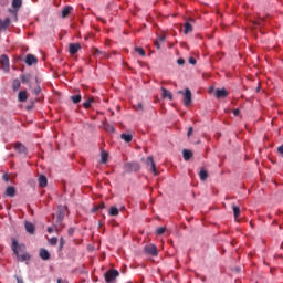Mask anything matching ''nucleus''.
<instances>
[{
    "label": "nucleus",
    "mask_w": 283,
    "mask_h": 283,
    "mask_svg": "<svg viewBox=\"0 0 283 283\" xmlns=\"http://www.w3.org/2000/svg\"><path fill=\"white\" fill-rule=\"evenodd\" d=\"M104 129L108 132L109 134H114L116 132V128L112 124H107L104 126Z\"/></svg>",
    "instance_id": "bb28decb"
},
{
    "label": "nucleus",
    "mask_w": 283,
    "mask_h": 283,
    "mask_svg": "<svg viewBox=\"0 0 283 283\" xmlns=\"http://www.w3.org/2000/svg\"><path fill=\"white\" fill-rule=\"evenodd\" d=\"M101 209H105V202H102L95 207L92 208V213H96V211L101 210Z\"/></svg>",
    "instance_id": "c756f323"
},
{
    "label": "nucleus",
    "mask_w": 283,
    "mask_h": 283,
    "mask_svg": "<svg viewBox=\"0 0 283 283\" xmlns=\"http://www.w3.org/2000/svg\"><path fill=\"white\" fill-rule=\"evenodd\" d=\"M199 178L200 180H207V178H209V174L207 172V170L201 169L199 172Z\"/></svg>",
    "instance_id": "cd10ccee"
},
{
    "label": "nucleus",
    "mask_w": 283,
    "mask_h": 283,
    "mask_svg": "<svg viewBox=\"0 0 283 283\" xmlns=\"http://www.w3.org/2000/svg\"><path fill=\"white\" fill-rule=\"evenodd\" d=\"M191 23H195L193 18H190L187 22L184 24V33L189 34L190 32H193V25Z\"/></svg>",
    "instance_id": "9b49d317"
},
{
    "label": "nucleus",
    "mask_w": 283,
    "mask_h": 283,
    "mask_svg": "<svg viewBox=\"0 0 283 283\" xmlns=\"http://www.w3.org/2000/svg\"><path fill=\"white\" fill-rule=\"evenodd\" d=\"M191 134H193V127L188 128V133H187L188 138L189 136H191Z\"/></svg>",
    "instance_id": "c03bdc74"
},
{
    "label": "nucleus",
    "mask_w": 283,
    "mask_h": 283,
    "mask_svg": "<svg viewBox=\"0 0 283 283\" xmlns=\"http://www.w3.org/2000/svg\"><path fill=\"white\" fill-rule=\"evenodd\" d=\"M277 151L281 154V156H283V144L277 147Z\"/></svg>",
    "instance_id": "a18cd8bd"
},
{
    "label": "nucleus",
    "mask_w": 283,
    "mask_h": 283,
    "mask_svg": "<svg viewBox=\"0 0 283 283\" xmlns=\"http://www.w3.org/2000/svg\"><path fill=\"white\" fill-rule=\"evenodd\" d=\"M94 103V96H90L86 102L83 103L84 109H90Z\"/></svg>",
    "instance_id": "b1692460"
},
{
    "label": "nucleus",
    "mask_w": 283,
    "mask_h": 283,
    "mask_svg": "<svg viewBox=\"0 0 283 283\" xmlns=\"http://www.w3.org/2000/svg\"><path fill=\"white\" fill-rule=\"evenodd\" d=\"M227 96H229V92L226 88H217L216 90L217 98H227Z\"/></svg>",
    "instance_id": "ddd939ff"
},
{
    "label": "nucleus",
    "mask_w": 283,
    "mask_h": 283,
    "mask_svg": "<svg viewBox=\"0 0 283 283\" xmlns=\"http://www.w3.org/2000/svg\"><path fill=\"white\" fill-rule=\"evenodd\" d=\"M18 283H23V279L15 276Z\"/></svg>",
    "instance_id": "5fc2aeb1"
},
{
    "label": "nucleus",
    "mask_w": 283,
    "mask_h": 283,
    "mask_svg": "<svg viewBox=\"0 0 283 283\" xmlns=\"http://www.w3.org/2000/svg\"><path fill=\"white\" fill-rule=\"evenodd\" d=\"M188 61H189L190 65H196V60L193 57H189Z\"/></svg>",
    "instance_id": "49530a36"
},
{
    "label": "nucleus",
    "mask_w": 283,
    "mask_h": 283,
    "mask_svg": "<svg viewBox=\"0 0 283 283\" xmlns=\"http://www.w3.org/2000/svg\"><path fill=\"white\" fill-rule=\"evenodd\" d=\"M19 103H25L28 101V91H20L18 94Z\"/></svg>",
    "instance_id": "2eb2a0df"
},
{
    "label": "nucleus",
    "mask_w": 283,
    "mask_h": 283,
    "mask_svg": "<svg viewBox=\"0 0 283 283\" xmlns=\"http://www.w3.org/2000/svg\"><path fill=\"white\" fill-rule=\"evenodd\" d=\"M0 63L3 72L8 74V72H10V59L8 57V55L6 54L1 55Z\"/></svg>",
    "instance_id": "0eeeda50"
},
{
    "label": "nucleus",
    "mask_w": 283,
    "mask_h": 283,
    "mask_svg": "<svg viewBox=\"0 0 283 283\" xmlns=\"http://www.w3.org/2000/svg\"><path fill=\"white\" fill-rule=\"evenodd\" d=\"M178 94L184 95V104L186 107H189L191 105V90L186 88L185 92L179 91Z\"/></svg>",
    "instance_id": "6e6552de"
},
{
    "label": "nucleus",
    "mask_w": 283,
    "mask_h": 283,
    "mask_svg": "<svg viewBox=\"0 0 283 283\" xmlns=\"http://www.w3.org/2000/svg\"><path fill=\"white\" fill-rule=\"evenodd\" d=\"M65 245V240L63 238L60 239V249H63Z\"/></svg>",
    "instance_id": "79ce46f5"
},
{
    "label": "nucleus",
    "mask_w": 283,
    "mask_h": 283,
    "mask_svg": "<svg viewBox=\"0 0 283 283\" xmlns=\"http://www.w3.org/2000/svg\"><path fill=\"white\" fill-rule=\"evenodd\" d=\"M122 140H124L125 143H132V140L134 139V136H132V134H125L123 133L120 135Z\"/></svg>",
    "instance_id": "393cba45"
},
{
    "label": "nucleus",
    "mask_w": 283,
    "mask_h": 283,
    "mask_svg": "<svg viewBox=\"0 0 283 283\" xmlns=\"http://www.w3.org/2000/svg\"><path fill=\"white\" fill-rule=\"evenodd\" d=\"M25 63H27V65H34V64L39 63V60L34 55L28 54L27 59H25Z\"/></svg>",
    "instance_id": "4468645a"
},
{
    "label": "nucleus",
    "mask_w": 283,
    "mask_h": 283,
    "mask_svg": "<svg viewBox=\"0 0 283 283\" xmlns=\"http://www.w3.org/2000/svg\"><path fill=\"white\" fill-rule=\"evenodd\" d=\"M41 260H50V252L46 249H40Z\"/></svg>",
    "instance_id": "412c9836"
},
{
    "label": "nucleus",
    "mask_w": 283,
    "mask_h": 283,
    "mask_svg": "<svg viewBox=\"0 0 283 283\" xmlns=\"http://www.w3.org/2000/svg\"><path fill=\"white\" fill-rule=\"evenodd\" d=\"M109 216H118V213H119V211H118V208H116V207H111V209H109Z\"/></svg>",
    "instance_id": "473e14b6"
},
{
    "label": "nucleus",
    "mask_w": 283,
    "mask_h": 283,
    "mask_svg": "<svg viewBox=\"0 0 283 283\" xmlns=\"http://www.w3.org/2000/svg\"><path fill=\"white\" fill-rule=\"evenodd\" d=\"M11 6H12V9H9V12L13 14V19L14 21H17L18 20L17 12L21 10V6H23V0H12Z\"/></svg>",
    "instance_id": "7ed1b4c3"
},
{
    "label": "nucleus",
    "mask_w": 283,
    "mask_h": 283,
    "mask_svg": "<svg viewBox=\"0 0 283 283\" xmlns=\"http://www.w3.org/2000/svg\"><path fill=\"white\" fill-rule=\"evenodd\" d=\"M3 180H6V182H8L10 180V177H8V175H3Z\"/></svg>",
    "instance_id": "864d4df0"
},
{
    "label": "nucleus",
    "mask_w": 283,
    "mask_h": 283,
    "mask_svg": "<svg viewBox=\"0 0 283 283\" xmlns=\"http://www.w3.org/2000/svg\"><path fill=\"white\" fill-rule=\"evenodd\" d=\"M155 45H156L157 50H160V42L159 41H156Z\"/></svg>",
    "instance_id": "603ef678"
},
{
    "label": "nucleus",
    "mask_w": 283,
    "mask_h": 283,
    "mask_svg": "<svg viewBox=\"0 0 283 283\" xmlns=\"http://www.w3.org/2000/svg\"><path fill=\"white\" fill-rule=\"evenodd\" d=\"M146 166L147 169L154 174V176H158V169H156V163H154L153 156H148L146 158Z\"/></svg>",
    "instance_id": "39448f33"
},
{
    "label": "nucleus",
    "mask_w": 283,
    "mask_h": 283,
    "mask_svg": "<svg viewBox=\"0 0 283 283\" xmlns=\"http://www.w3.org/2000/svg\"><path fill=\"white\" fill-rule=\"evenodd\" d=\"M33 94H35V96H39V94H41V86H36V87L33 90Z\"/></svg>",
    "instance_id": "58836bf2"
},
{
    "label": "nucleus",
    "mask_w": 283,
    "mask_h": 283,
    "mask_svg": "<svg viewBox=\"0 0 283 283\" xmlns=\"http://www.w3.org/2000/svg\"><path fill=\"white\" fill-rule=\"evenodd\" d=\"M124 171L132 174L133 171H140V164L138 161L126 163L124 165Z\"/></svg>",
    "instance_id": "20e7f679"
},
{
    "label": "nucleus",
    "mask_w": 283,
    "mask_h": 283,
    "mask_svg": "<svg viewBox=\"0 0 283 283\" xmlns=\"http://www.w3.org/2000/svg\"><path fill=\"white\" fill-rule=\"evenodd\" d=\"M81 50V43H70L69 44V52L72 56L76 54Z\"/></svg>",
    "instance_id": "f8f14e48"
},
{
    "label": "nucleus",
    "mask_w": 283,
    "mask_h": 283,
    "mask_svg": "<svg viewBox=\"0 0 283 283\" xmlns=\"http://www.w3.org/2000/svg\"><path fill=\"white\" fill-rule=\"evenodd\" d=\"M258 25H262V23H264V19H260L255 22Z\"/></svg>",
    "instance_id": "09e8293b"
},
{
    "label": "nucleus",
    "mask_w": 283,
    "mask_h": 283,
    "mask_svg": "<svg viewBox=\"0 0 283 283\" xmlns=\"http://www.w3.org/2000/svg\"><path fill=\"white\" fill-rule=\"evenodd\" d=\"M8 28H10V18L0 20V30H8Z\"/></svg>",
    "instance_id": "f3484780"
},
{
    "label": "nucleus",
    "mask_w": 283,
    "mask_h": 283,
    "mask_svg": "<svg viewBox=\"0 0 283 283\" xmlns=\"http://www.w3.org/2000/svg\"><path fill=\"white\" fill-rule=\"evenodd\" d=\"M12 90L13 92H19V90H21V81L19 78L13 80Z\"/></svg>",
    "instance_id": "4be33fe9"
},
{
    "label": "nucleus",
    "mask_w": 283,
    "mask_h": 283,
    "mask_svg": "<svg viewBox=\"0 0 283 283\" xmlns=\"http://www.w3.org/2000/svg\"><path fill=\"white\" fill-rule=\"evenodd\" d=\"M232 209H233V216L235 220H238V218H240V207L233 206Z\"/></svg>",
    "instance_id": "7c9ffc66"
},
{
    "label": "nucleus",
    "mask_w": 283,
    "mask_h": 283,
    "mask_svg": "<svg viewBox=\"0 0 283 283\" xmlns=\"http://www.w3.org/2000/svg\"><path fill=\"white\" fill-rule=\"evenodd\" d=\"M161 92H163L161 94L163 98H169L170 101H174V95L167 88L161 87Z\"/></svg>",
    "instance_id": "a211bd4d"
},
{
    "label": "nucleus",
    "mask_w": 283,
    "mask_h": 283,
    "mask_svg": "<svg viewBox=\"0 0 283 283\" xmlns=\"http://www.w3.org/2000/svg\"><path fill=\"white\" fill-rule=\"evenodd\" d=\"M144 251L147 255H153V258L158 255V248L155 244L145 245Z\"/></svg>",
    "instance_id": "1a4fd4ad"
},
{
    "label": "nucleus",
    "mask_w": 283,
    "mask_h": 283,
    "mask_svg": "<svg viewBox=\"0 0 283 283\" xmlns=\"http://www.w3.org/2000/svg\"><path fill=\"white\" fill-rule=\"evenodd\" d=\"M13 149H15L18 154H23L24 156H28V148L21 143H15Z\"/></svg>",
    "instance_id": "9d476101"
},
{
    "label": "nucleus",
    "mask_w": 283,
    "mask_h": 283,
    "mask_svg": "<svg viewBox=\"0 0 283 283\" xmlns=\"http://www.w3.org/2000/svg\"><path fill=\"white\" fill-rule=\"evenodd\" d=\"M6 196H8L9 198H14V196H17V189H14V187L12 186L7 187Z\"/></svg>",
    "instance_id": "dca6fc26"
},
{
    "label": "nucleus",
    "mask_w": 283,
    "mask_h": 283,
    "mask_svg": "<svg viewBox=\"0 0 283 283\" xmlns=\"http://www.w3.org/2000/svg\"><path fill=\"white\" fill-rule=\"evenodd\" d=\"M81 95H72L71 101L76 105L81 101Z\"/></svg>",
    "instance_id": "72a5a7b5"
},
{
    "label": "nucleus",
    "mask_w": 283,
    "mask_h": 283,
    "mask_svg": "<svg viewBox=\"0 0 283 283\" xmlns=\"http://www.w3.org/2000/svg\"><path fill=\"white\" fill-rule=\"evenodd\" d=\"M118 275H120V273H118V270H109L104 274V277L107 283H111L114 282V280H116Z\"/></svg>",
    "instance_id": "423d86ee"
},
{
    "label": "nucleus",
    "mask_w": 283,
    "mask_h": 283,
    "mask_svg": "<svg viewBox=\"0 0 283 283\" xmlns=\"http://www.w3.org/2000/svg\"><path fill=\"white\" fill-rule=\"evenodd\" d=\"M107 151H102L101 153V163L103 164V165H105V163H107Z\"/></svg>",
    "instance_id": "2f4dec72"
},
{
    "label": "nucleus",
    "mask_w": 283,
    "mask_h": 283,
    "mask_svg": "<svg viewBox=\"0 0 283 283\" xmlns=\"http://www.w3.org/2000/svg\"><path fill=\"white\" fill-rule=\"evenodd\" d=\"M46 231H48V233H54V231H56V229H54V226L53 227H48Z\"/></svg>",
    "instance_id": "ea45409f"
},
{
    "label": "nucleus",
    "mask_w": 283,
    "mask_h": 283,
    "mask_svg": "<svg viewBox=\"0 0 283 283\" xmlns=\"http://www.w3.org/2000/svg\"><path fill=\"white\" fill-rule=\"evenodd\" d=\"M178 65H185V59L180 57L177 60Z\"/></svg>",
    "instance_id": "a19ab883"
},
{
    "label": "nucleus",
    "mask_w": 283,
    "mask_h": 283,
    "mask_svg": "<svg viewBox=\"0 0 283 283\" xmlns=\"http://www.w3.org/2000/svg\"><path fill=\"white\" fill-rule=\"evenodd\" d=\"M57 283H67V281L62 280V279H57Z\"/></svg>",
    "instance_id": "6e6d98bb"
},
{
    "label": "nucleus",
    "mask_w": 283,
    "mask_h": 283,
    "mask_svg": "<svg viewBox=\"0 0 283 283\" xmlns=\"http://www.w3.org/2000/svg\"><path fill=\"white\" fill-rule=\"evenodd\" d=\"M65 213H67V206H59L56 214H53V227L56 232L61 231V227H63Z\"/></svg>",
    "instance_id": "f03ea898"
},
{
    "label": "nucleus",
    "mask_w": 283,
    "mask_h": 283,
    "mask_svg": "<svg viewBox=\"0 0 283 283\" xmlns=\"http://www.w3.org/2000/svg\"><path fill=\"white\" fill-rule=\"evenodd\" d=\"M24 227H25V230H27L28 233H31V234L34 233L35 228H34V226L32 224V222L27 221V222L24 223Z\"/></svg>",
    "instance_id": "5701e85b"
},
{
    "label": "nucleus",
    "mask_w": 283,
    "mask_h": 283,
    "mask_svg": "<svg viewBox=\"0 0 283 283\" xmlns=\"http://www.w3.org/2000/svg\"><path fill=\"white\" fill-rule=\"evenodd\" d=\"M94 54H95V56H98V54H101V50L95 49V50H94Z\"/></svg>",
    "instance_id": "8fccbe9b"
},
{
    "label": "nucleus",
    "mask_w": 283,
    "mask_h": 283,
    "mask_svg": "<svg viewBox=\"0 0 283 283\" xmlns=\"http://www.w3.org/2000/svg\"><path fill=\"white\" fill-rule=\"evenodd\" d=\"M233 114H234V116H240V109L239 108L234 109Z\"/></svg>",
    "instance_id": "de8ad7c7"
},
{
    "label": "nucleus",
    "mask_w": 283,
    "mask_h": 283,
    "mask_svg": "<svg viewBox=\"0 0 283 283\" xmlns=\"http://www.w3.org/2000/svg\"><path fill=\"white\" fill-rule=\"evenodd\" d=\"M165 231H167V228L159 227V228L156 229V234L157 235H163V233H165Z\"/></svg>",
    "instance_id": "f704fd0d"
},
{
    "label": "nucleus",
    "mask_w": 283,
    "mask_h": 283,
    "mask_svg": "<svg viewBox=\"0 0 283 283\" xmlns=\"http://www.w3.org/2000/svg\"><path fill=\"white\" fill-rule=\"evenodd\" d=\"M165 39H166L165 35H159L158 39H157V41H158L159 43H163V41H165Z\"/></svg>",
    "instance_id": "37998d69"
},
{
    "label": "nucleus",
    "mask_w": 283,
    "mask_h": 283,
    "mask_svg": "<svg viewBox=\"0 0 283 283\" xmlns=\"http://www.w3.org/2000/svg\"><path fill=\"white\" fill-rule=\"evenodd\" d=\"M11 249L18 258V262H28V260H30V254L25 252V245H19L15 239L12 240Z\"/></svg>",
    "instance_id": "f257e3e1"
},
{
    "label": "nucleus",
    "mask_w": 283,
    "mask_h": 283,
    "mask_svg": "<svg viewBox=\"0 0 283 283\" xmlns=\"http://www.w3.org/2000/svg\"><path fill=\"white\" fill-rule=\"evenodd\" d=\"M50 244L52 245V247H56V243L59 242V239L56 238V237H53V238H51L50 239Z\"/></svg>",
    "instance_id": "e433bc0d"
},
{
    "label": "nucleus",
    "mask_w": 283,
    "mask_h": 283,
    "mask_svg": "<svg viewBox=\"0 0 283 283\" xmlns=\"http://www.w3.org/2000/svg\"><path fill=\"white\" fill-rule=\"evenodd\" d=\"M182 156H184V160H191V158H193V153L189 149H184L182 150Z\"/></svg>",
    "instance_id": "6ab92c4d"
},
{
    "label": "nucleus",
    "mask_w": 283,
    "mask_h": 283,
    "mask_svg": "<svg viewBox=\"0 0 283 283\" xmlns=\"http://www.w3.org/2000/svg\"><path fill=\"white\" fill-rule=\"evenodd\" d=\"M70 12H72V7H65V8L62 10V19H66V17L70 15Z\"/></svg>",
    "instance_id": "a878e982"
},
{
    "label": "nucleus",
    "mask_w": 283,
    "mask_h": 283,
    "mask_svg": "<svg viewBox=\"0 0 283 283\" xmlns=\"http://www.w3.org/2000/svg\"><path fill=\"white\" fill-rule=\"evenodd\" d=\"M135 52H137L140 56H145V49L144 48H135Z\"/></svg>",
    "instance_id": "c9c22d12"
},
{
    "label": "nucleus",
    "mask_w": 283,
    "mask_h": 283,
    "mask_svg": "<svg viewBox=\"0 0 283 283\" xmlns=\"http://www.w3.org/2000/svg\"><path fill=\"white\" fill-rule=\"evenodd\" d=\"M134 108L136 112H143V103H138L137 105H134Z\"/></svg>",
    "instance_id": "4c0bfd02"
},
{
    "label": "nucleus",
    "mask_w": 283,
    "mask_h": 283,
    "mask_svg": "<svg viewBox=\"0 0 283 283\" xmlns=\"http://www.w3.org/2000/svg\"><path fill=\"white\" fill-rule=\"evenodd\" d=\"M20 78H21V82H22V83L30 84V80H31L30 74H22V75L20 76Z\"/></svg>",
    "instance_id": "c85d7f7f"
},
{
    "label": "nucleus",
    "mask_w": 283,
    "mask_h": 283,
    "mask_svg": "<svg viewBox=\"0 0 283 283\" xmlns=\"http://www.w3.org/2000/svg\"><path fill=\"white\" fill-rule=\"evenodd\" d=\"M69 235H74V228L69 229Z\"/></svg>",
    "instance_id": "3c124183"
},
{
    "label": "nucleus",
    "mask_w": 283,
    "mask_h": 283,
    "mask_svg": "<svg viewBox=\"0 0 283 283\" xmlns=\"http://www.w3.org/2000/svg\"><path fill=\"white\" fill-rule=\"evenodd\" d=\"M38 182L40 187H48V177H45V175H41Z\"/></svg>",
    "instance_id": "aec40b11"
}]
</instances>
